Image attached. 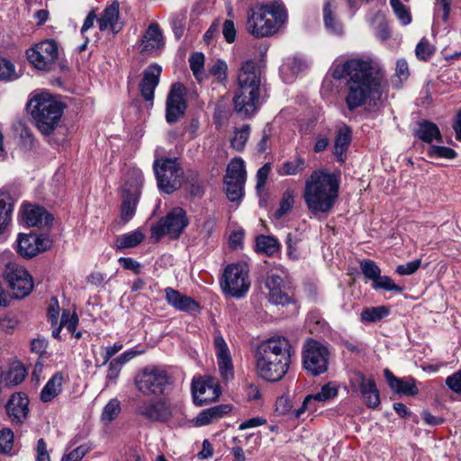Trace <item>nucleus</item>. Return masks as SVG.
Wrapping results in <instances>:
<instances>
[{
    "label": "nucleus",
    "mask_w": 461,
    "mask_h": 461,
    "mask_svg": "<svg viewBox=\"0 0 461 461\" xmlns=\"http://www.w3.org/2000/svg\"><path fill=\"white\" fill-rule=\"evenodd\" d=\"M29 398L25 393H13L5 405L6 414L13 424H23L29 415Z\"/></svg>",
    "instance_id": "nucleus-19"
},
{
    "label": "nucleus",
    "mask_w": 461,
    "mask_h": 461,
    "mask_svg": "<svg viewBox=\"0 0 461 461\" xmlns=\"http://www.w3.org/2000/svg\"><path fill=\"white\" fill-rule=\"evenodd\" d=\"M265 285L268 290V299L271 303L285 306L294 302L288 288L285 287L283 277L279 275L269 273Z\"/></svg>",
    "instance_id": "nucleus-20"
},
{
    "label": "nucleus",
    "mask_w": 461,
    "mask_h": 461,
    "mask_svg": "<svg viewBox=\"0 0 461 461\" xmlns=\"http://www.w3.org/2000/svg\"><path fill=\"white\" fill-rule=\"evenodd\" d=\"M230 411V407L227 404L216 405L202 411L195 418L197 426H204L214 420L221 418L224 414Z\"/></svg>",
    "instance_id": "nucleus-31"
},
{
    "label": "nucleus",
    "mask_w": 461,
    "mask_h": 461,
    "mask_svg": "<svg viewBox=\"0 0 461 461\" xmlns=\"http://www.w3.org/2000/svg\"><path fill=\"white\" fill-rule=\"evenodd\" d=\"M185 188L189 194L193 197L201 196L203 193V187L201 182L198 181L196 178L189 180L186 184Z\"/></svg>",
    "instance_id": "nucleus-60"
},
{
    "label": "nucleus",
    "mask_w": 461,
    "mask_h": 461,
    "mask_svg": "<svg viewBox=\"0 0 461 461\" xmlns=\"http://www.w3.org/2000/svg\"><path fill=\"white\" fill-rule=\"evenodd\" d=\"M185 95L184 84L176 82L171 86L166 101V121L168 123H175L185 115L187 107Z\"/></svg>",
    "instance_id": "nucleus-17"
},
{
    "label": "nucleus",
    "mask_w": 461,
    "mask_h": 461,
    "mask_svg": "<svg viewBox=\"0 0 461 461\" xmlns=\"http://www.w3.org/2000/svg\"><path fill=\"white\" fill-rule=\"evenodd\" d=\"M330 351L321 342L309 339L303 348V366L313 376H318L328 370Z\"/></svg>",
    "instance_id": "nucleus-11"
},
{
    "label": "nucleus",
    "mask_w": 461,
    "mask_h": 461,
    "mask_svg": "<svg viewBox=\"0 0 461 461\" xmlns=\"http://www.w3.org/2000/svg\"><path fill=\"white\" fill-rule=\"evenodd\" d=\"M395 76L400 82L405 81L410 76L409 66L405 59H399L396 63Z\"/></svg>",
    "instance_id": "nucleus-59"
},
{
    "label": "nucleus",
    "mask_w": 461,
    "mask_h": 461,
    "mask_svg": "<svg viewBox=\"0 0 461 461\" xmlns=\"http://www.w3.org/2000/svg\"><path fill=\"white\" fill-rule=\"evenodd\" d=\"M434 52L435 47L425 38L421 39L415 49L416 57L420 60H428Z\"/></svg>",
    "instance_id": "nucleus-51"
},
{
    "label": "nucleus",
    "mask_w": 461,
    "mask_h": 461,
    "mask_svg": "<svg viewBox=\"0 0 461 461\" xmlns=\"http://www.w3.org/2000/svg\"><path fill=\"white\" fill-rule=\"evenodd\" d=\"M118 18L119 4L115 1L104 10L103 14L98 19V26L100 31H105L108 27H111L113 30Z\"/></svg>",
    "instance_id": "nucleus-34"
},
{
    "label": "nucleus",
    "mask_w": 461,
    "mask_h": 461,
    "mask_svg": "<svg viewBox=\"0 0 461 461\" xmlns=\"http://www.w3.org/2000/svg\"><path fill=\"white\" fill-rule=\"evenodd\" d=\"M428 154L429 157H438L447 159H454L457 156V153L453 149L444 146H431Z\"/></svg>",
    "instance_id": "nucleus-54"
},
{
    "label": "nucleus",
    "mask_w": 461,
    "mask_h": 461,
    "mask_svg": "<svg viewBox=\"0 0 461 461\" xmlns=\"http://www.w3.org/2000/svg\"><path fill=\"white\" fill-rule=\"evenodd\" d=\"M142 176L139 172L134 182H127L122 191L121 219L123 223L130 221L135 215L139 203Z\"/></svg>",
    "instance_id": "nucleus-16"
},
{
    "label": "nucleus",
    "mask_w": 461,
    "mask_h": 461,
    "mask_svg": "<svg viewBox=\"0 0 461 461\" xmlns=\"http://www.w3.org/2000/svg\"><path fill=\"white\" fill-rule=\"evenodd\" d=\"M13 212V199L6 192H0V234L6 229L11 221Z\"/></svg>",
    "instance_id": "nucleus-33"
},
{
    "label": "nucleus",
    "mask_w": 461,
    "mask_h": 461,
    "mask_svg": "<svg viewBox=\"0 0 461 461\" xmlns=\"http://www.w3.org/2000/svg\"><path fill=\"white\" fill-rule=\"evenodd\" d=\"M420 267V260L416 259L411 262H408L405 265H399L396 268V273L401 276H409L415 273L419 267Z\"/></svg>",
    "instance_id": "nucleus-57"
},
{
    "label": "nucleus",
    "mask_w": 461,
    "mask_h": 461,
    "mask_svg": "<svg viewBox=\"0 0 461 461\" xmlns=\"http://www.w3.org/2000/svg\"><path fill=\"white\" fill-rule=\"evenodd\" d=\"M287 12L278 1L258 4L247 10L245 27L256 38L269 37L276 33L285 24Z\"/></svg>",
    "instance_id": "nucleus-5"
},
{
    "label": "nucleus",
    "mask_w": 461,
    "mask_h": 461,
    "mask_svg": "<svg viewBox=\"0 0 461 461\" xmlns=\"http://www.w3.org/2000/svg\"><path fill=\"white\" fill-rule=\"evenodd\" d=\"M360 269L366 278L374 283L381 275V269L377 264L371 259H364L360 262Z\"/></svg>",
    "instance_id": "nucleus-47"
},
{
    "label": "nucleus",
    "mask_w": 461,
    "mask_h": 461,
    "mask_svg": "<svg viewBox=\"0 0 461 461\" xmlns=\"http://www.w3.org/2000/svg\"><path fill=\"white\" fill-rule=\"evenodd\" d=\"M158 187L165 194H172L182 186L184 170L177 158H161L153 164Z\"/></svg>",
    "instance_id": "nucleus-7"
},
{
    "label": "nucleus",
    "mask_w": 461,
    "mask_h": 461,
    "mask_svg": "<svg viewBox=\"0 0 461 461\" xmlns=\"http://www.w3.org/2000/svg\"><path fill=\"white\" fill-rule=\"evenodd\" d=\"M165 294L167 303L178 311L194 312L200 309L196 301L190 296L180 294L174 288L167 287Z\"/></svg>",
    "instance_id": "nucleus-24"
},
{
    "label": "nucleus",
    "mask_w": 461,
    "mask_h": 461,
    "mask_svg": "<svg viewBox=\"0 0 461 461\" xmlns=\"http://www.w3.org/2000/svg\"><path fill=\"white\" fill-rule=\"evenodd\" d=\"M121 412V402L118 399H111L104 407L101 420L104 423L113 421Z\"/></svg>",
    "instance_id": "nucleus-44"
},
{
    "label": "nucleus",
    "mask_w": 461,
    "mask_h": 461,
    "mask_svg": "<svg viewBox=\"0 0 461 461\" xmlns=\"http://www.w3.org/2000/svg\"><path fill=\"white\" fill-rule=\"evenodd\" d=\"M331 77L335 80L347 79L345 103L351 112L363 106L368 99L381 97L383 75L371 61L352 59L337 64Z\"/></svg>",
    "instance_id": "nucleus-1"
},
{
    "label": "nucleus",
    "mask_w": 461,
    "mask_h": 461,
    "mask_svg": "<svg viewBox=\"0 0 461 461\" xmlns=\"http://www.w3.org/2000/svg\"><path fill=\"white\" fill-rule=\"evenodd\" d=\"M271 167L269 163H266L257 172V189L263 187L267 182V176L270 173Z\"/></svg>",
    "instance_id": "nucleus-61"
},
{
    "label": "nucleus",
    "mask_w": 461,
    "mask_h": 461,
    "mask_svg": "<svg viewBox=\"0 0 461 461\" xmlns=\"http://www.w3.org/2000/svg\"><path fill=\"white\" fill-rule=\"evenodd\" d=\"M415 136L426 143H430L433 140L442 141V136L437 124L427 120L420 121L418 123Z\"/></svg>",
    "instance_id": "nucleus-30"
},
{
    "label": "nucleus",
    "mask_w": 461,
    "mask_h": 461,
    "mask_svg": "<svg viewBox=\"0 0 461 461\" xmlns=\"http://www.w3.org/2000/svg\"><path fill=\"white\" fill-rule=\"evenodd\" d=\"M250 133V127L249 124H244L241 128L234 131V136L230 140V144L233 149L238 151L244 149L245 145L249 140Z\"/></svg>",
    "instance_id": "nucleus-43"
},
{
    "label": "nucleus",
    "mask_w": 461,
    "mask_h": 461,
    "mask_svg": "<svg viewBox=\"0 0 461 461\" xmlns=\"http://www.w3.org/2000/svg\"><path fill=\"white\" fill-rule=\"evenodd\" d=\"M162 68L158 64H151L143 71V77L140 83V95L147 102H153L154 92L159 84Z\"/></svg>",
    "instance_id": "nucleus-21"
},
{
    "label": "nucleus",
    "mask_w": 461,
    "mask_h": 461,
    "mask_svg": "<svg viewBox=\"0 0 461 461\" xmlns=\"http://www.w3.org/2000/svg\"><path fill=\"white\" fill-rule=\"evenodd\" d=\"M372 287L375 290L383 289L395 293H402L403 291V287L396 285L391 277L381 275L374 283H372Z\"/></svg>",
    "instance_id": "nucleus-46"
},
{
    "label": "nucleus",
    "mask_w": 461,
    "mask_h": 461,
    "mask_svg": "<svg viewBox=\"0 0 461 461\" xmlns=\"http://www.w3.org/2000/svg\"><path fill=\"white\" fill-rule=\"evenodd\" d=\"M221 285L225 294L236 298L243 297L250 286L248 266L244 263L228 266L224 270Z\"/></svg>",
    "instance_id": "nucleus-10"
},
{
    "label": "nucleus",
    "mask_w": 461,
    "mask_h": 461,
    "mask_svg": "<svg viewBox=\"0 0 461 461\" xmlns=\"http://www.w3.org/2000/svg\"><path fill=\"white\" fill-rule=\"evenodd\" d=\"M36 461H50V455L47 451V444L43 438H40L37 442Z\"/></svg>",
    "instance_id": "nucleus-64"
},
{
    "label": "nucleus",
    "mask_w": 461,
    "mask_h": 461,
    "mask_svg": "<svg viewBox=\"0 0 461 461\" xmlns=\"http://www.w3.org/2000/svg\"><path fill=\"white\" fill-rule=\"evenodd\" d=\"M214 347L221 375L228 379L232 376V360L228 346L221 334L214 337Z\"/></svg>",
    "instance_id": "nucleus-25"
},
{
    "label": "nucleus",
    "mask_w": 461,
    "mask_h": 461,
    "mask_svg": "<svg viewBox=\"0 0 461 461\" xmlns=\"http://www.w3.org/2000/svg\"><path fill=\"white\" fill-rule=\"evenodd\" d=\"M188 224L189 220L186 212L181 207H175L165 217L151 226V236L157 240H159L163 236H168L170 239L176 240L179 238Z\"/></svg>",
    "instance_id": "nucleus-8"
},
{
    "label": "nucleus",
    "mask_w": 461,
    "mask_h": 461,
    "mask_svg": "<svg viewBox=\"0 0 461 461\" xmlns=\"http://www.w3.org/2000/svg\"><path fill=\"white\" fill-rule=\"evenodd\" d=\"M41 246L39 236L20 234L17 240V252L23 258H31L39 253Z\"/></svg>",
    "instance_id": "nucleus-28"
},
{
    "label": "nucleus",
    "mask_w": 461,
    "mask_h": 461,
    "mask_svg": "<svg viewBox=\"0 0 461 461\" xmlns=\"http://www.w3.org/2000/svg\"><path fill=\"white\" fill-rule=\"evenodd\" d=\"M446 384L456 393H461V368L447 377Z\"/></svg>",
    "instance_id": "nucleus-56"
},
{
    "label": "nucleus",
    "mask_w": 461,
    "mask_h": 461,
    "mask_svg": "<svg viewBox=\"0 0 461 461\" xmlns=\"http://www.w3.org/2000/svg\"><path fill=\"white\" fill-rule=\"evenodd\" d=\"M60 322L61 326L65 327L69 333L75 335L77 339H80L82 337V333L80 331L76 332L78 325V318L76 313L70 314L69 311L64 310Z\"/></svg>",
    "instance_id": "nucleus-45"
},
{
    "label": "nucleus",
    "mask_w": 461,
    "mask_h": 461,
    "mask_svg": "<svg viewBox=\"0 0 461 461\" xmlns=\"http://www.w3.org/2000/svg\"><path fill=\"white\" fill-rule=\"evenodd\" d=\"M323 20L327 30L331 33L340 35L343 32L341 23L336 19L331 9V2L329 0L323 7Z\"/></svg>",
    "instance_id": "nucleus-39"
},
{
    "label": "nucleus",
    "mask_w": 461,
    "mask_h": 461,
    "mask_svg": "<svg viewBox=\"0 0 461 461\" xmlns=\"http://www.w3.org/2000/svg\"><path fill=\"white\" fill-rule=\"evenodd\" d=\"M88 451V447L81 445L72 450L70 453L65 455V456H67V459L71 461H81V459L86 455Z\"/></svg>",
    "instance_id": "nucleus-63"
},
{
    "label": "nucleus",
    "mask_w": 461,
    "mask_h": 461,
    "mask_svg": "<svg viewBox=\"0 0 461 461\" xmlns=\"http://www.w3.org/2000/svg\"><path fill=\"white\" fill-rule=\"evenodd\" d=\"M17 78L15 67L7 59H0V81H11Z\"/></svg>",
    "instance_id": "nucleus-49"
},
{
    "label": "nucleus",
    "mask_w": 461,
    "mask_h": 461,
    "mask_svg": "<svg viewBox=\"0 0 461 461\" xmlns=\"http://www.w3.org/2000/svg\"><path fill=\"white\" fill-rule=\"evenodd\" d=\"M294 193L293 190L287 189L284 192L280 206L278 210L276 212V217L281 218L283 215L287 213L294 205Z\"/></svg>",
    "instance_id": "nucleus-48"
},
{
    "label": "nucleus",
    "mask_w": 461,
    "mask_h": 461,
    "mask_svg": "<svg viewBox=\"0 0 461 461\" xmlns=\"http://www.w3.org/2000/svg\"><path fill=\"white\" fill-rule=\"evenodd\" d=\"M238 90L233 98L234 110L241 118L252 116L259 106L261 69L254 60L243 62L239 69Z\"/></svg>",
    "instance_id": "nucleus-4"
},
{
    "label": "nucleus",
    "mask_w": 461,
    "mask_h": 461,
    "mask_svg": "<svg viewBox=\"0 0 461 461\" xmlns=\"http://www.w3.org/2000/svg\"><path fill=\"white\" fill-rule=\"evenodd\" d=\"M292 345L282 336L261 341L254 351L257 375L267 382H278L291 365Z\"/></svg>",
    "instance_id": "nucleus-2"
},
{
    "label": "nucleus",
    "mask_w": 461,
    "mask_h": 461,
    "mask_svg": "<svg viewBox=\"0 0 461 461\" xmlns=\"http://www.w3.org/2000/svg\"><path fill=\"white\" fill-rule=\"evenodd\" d=\"M164 39L158 23H152L147 28L140 44V52L153 53L163 48Z\"/></svg>",
    "instance_id": "nucleus-23"
},
{
    "label": "nucleus",
    "mask_w": 461,
    "mask_h": 461,
    "mask_svg": "<svg viewBox=\"0 0 461 461\" xmlns=\"http://www.w3.org/2000/svg\"><path fill=\"white\" fill-rule=\"evenodd\" d=\"M339 183L334 174L313 171L305 181L303 199L308 210L317 215L329 213L339 195Z\"/></svg>",
    "instance_id": "nucleus-3"
},
{
    "label": "nucleus",
    "mask_w": 461,
    "mask_h": 461,
    "mask_svg": "<svg viewBox=\"0 0 461 461\" xmlns=\"http://www.w3.org/2000/svg\"><path fill=\"white\" fill-rule=\"evenodd\" d=\"M384 375L392 391L408 396L418 394L419 390L416 386L415 380L412 377L401 379L396 377L389 369L384 370Z\"/></svg>",
    "instance_id": "nucleus-26"
},
{
    "label": "nucleus",
    "mask_w": 461,
    "mask_h": 461,
    "mask_svg": "<svg viewBox=\"0 0 461 461\" xmlns=\"http://www.w3.org/2000/svg\"><path fill=\"white\" fill-rule=\"evenodd\" d=\"M23 220L29 226H50L53 217L43 207L28 204L24 206Z\"/></svg>",
    "instance_id": "nucleus-27"
},
{
    "label": "nucleus",
    "mask_w": 461,
    "mask_h": 461,
    "mask_svg": "<svg viewBox=\"0 0 461 461\" xmlns=\"http://www.w3.org/2000/svg\"><path fill=\"white\" fill-rule=\"evenodd\" d=\"M193 401L196 406L206 405L219 397V392L212 384L201 379H194L192 382Z\"/></svg>",
    "instance_id": "nucleus-22"
},
{
    "label": "nucleus",
    "mask_w": 461,
    "mask_h": 461,
    "mask_svg": "<svg viewBox=\"0 0 461 461\" xmlns=\"http://www.w3.org/2000/svg\"><path fill=\"white\" fill-rule=\"evenodd\" d=\"M389 313V308L384 305L377 307H367L362 311L360 320L365 323L376 322L388 316Z\"/></svg>",
    "instance_id": "nucleus-38"
},
{
    "label": "nucleus",
    "mask_w": 461,
    "mask_h": 461,
    "mask_svg": "<svg viewBox=\"0 0 461 461\" xmlns=\"http://www.w3.org/2000/svg\"><path fill=\"white\" fill-rule=\"evenodd\" d=\"M351 142V130L348 126L340 127L336 131V137L334 140V155L337 160L344 162V154L348 149Z\"/></svg>",
    "instance_id": "nucleus-29"
},
{
    "label": "nucleus",
    "mask_w": 461,
    "mask_h": 461,
    "mask_svg": "<svg viewBox=\"0 0 461 461\" xmlns=\"http://www.w3.org/2000/svg\"><path fill=\"white\" fill-rule=\"evenodd\" d=\"M59 316V302L56 298L51 299V303L48 309V317L52 326L58 323Z\"/></svg>",
    "instance_id": "nucleus-62"
},
{
    "label": "nucleus",
    "mask_w": 461,
    "mask_h": 461,
    "mask_svg": "<svg viewBox=\"0 0 461 461\" xmlns=\"http://www.w3.org/2000/svg\"><path fill=\"white\" fill-rule=\"evenodd\" d=\"M338 394V388L335 385H332L331 383H328L324 384L321 391L317 392L314 394H309L305 397V403L312 402L313 401L318 402H326L330 399H333Z\"/></svg>",
    "instance_id": "nucleus-40"
},
{
    "label": "nucleus",
    "mask_w": 461,
    "mask_h": 461,
    "mask_svg": "<svg viewBox=\"0 0 461 461\" xmlns=\"http://www.w3.org/2000/svg\"><path fill=\"white\" fill-rule=\"evenodd\" d=\"M63 375L56 373L44 385L41 393V400L49 402L58 396L62 389Z\"/></svg>",
    "instance_id": "nucleus-32"
},
{
    "label": "nucleus",
    "mask_w": 461,
    "mask_h": 461,
    "mask_svg": "<svg viewBox=\"0 0 461 461\" xmlns=\"http://www.w3.org/2000/svg\"><path fill=\"white\" fill-rule=\"evenodd\" d=\"M350 386L353 392H359L368 408L375 409L380 403V393L374 378H367L363 373L356 371L352 374Z\"/></svg>",
    "instance_id": "nucleus-15"
},
{
    "label": "nucleus",
    "mask_w": 461,
    "mask_h": 461,
    "mask_svg": "<svg viewBox=\"0 0 461 461\" xmlns=\"http://www.w3.org/2000/svg\"><path fill=\"white\" fill-rule=\"evenodd\" d=\"M14 435L11 429L0 430V454H10L14 447Z\"/></svg>",
    "instance_id": "nucleus-50"
},
{
    "label": "nucleus",
    "mask_w": 461,
    "mask_h": 461,
    "mask_svg": "<svg viewBox=\"0 0 461 461\" xmlns=\"http://www.w3.org/2000/svg\"><path fill=\"white\" fill-rule=\"evenodd\" d=\"M247 172L241 158H232L227 166L223 178L225 193L230 202H238L244 195Z\"/></svg>",
    "instance_id": "nucleus-12"
},
{
    "label": "nucleus",
    "mask_w": 461,
    "mask_h": 461,
    "mask_svg": "<svg viewBox=\"0 0 461 461\" xmlns=\"http://www.w3.org/2000/svg\"><path fill=\"white\" fill-rule=\"evenodd\" d=\"M25 368L20 365L12 366L6 373L3 372V382L6 387H13L21 384L26 377Z\"/></svg>",
    "instance_id": "nucleus-35"
},
{
    "label": "nucleus",
    "mask_w": 461,
    "mask_h": 461,
    "mask_svg": "<svg viewBox=\"0 0 461 461\" xmlns=\"http://www.w3.org/2000/svg\"><path fill=\"white\" fill-rule=\"evenodd\" d=\"M280 249L278 240L273 236L259 235L256 238V249L258 252L273 256Z\"/></svg>",
    "instance_id": "nucleus-36"
},
{
    "label": "nucleus",
    "mask_w": 461,
    "mask_h": 461,
    "mask_svg": "<svg viewBox=\"0 0 461 461\" xmlns=\"http://www.w3.org/2000/svg\"><path fill=\"white\" fill-rule=\"evenodd\" d=\"M28 106L39 131L45 136L52 133L63 114V104L48 93H41L34 95Z\"/></svg>",
    "instance_id": "nucleus-6"
},
{
    "label": "nucleus",
    "mask_w": 461,
    "mask_h": 461,
    "mask_svg": "<svg viewBox=\"0 0 461 461\" xmlns=\"http://www.w3.org/2000/svg\"><path fill=\"white\" fill-rule=\"evenodd\" d=\"M306 167V161L302 157H295L293 160L285 161L282 169L278 171L281 176H294L304 171Z\"/></svg>",
    "instance_id": "nucleus-41"
},
{
    "label": "nucleus",
    "mask_w": 461,
    "mask_h": 461,
    "mask_svg": "<svg viewBox=\"0 0 461 461\" xmlns=\"http://www.w3.org/2000/svg\"><path fill=\"white\" fill-rule=\"evenodd\" d=\"M390 4L395 15L401 21V23L403 25L409 24L411 21V18L402 3L400 0H390Z\"/></svg>",
    "instance_id": "nucleus-53"
},
{
    "label": "nucleus",
    "mask_w": 461,
    "mask_h": 461,
    "mask_svg": "<svg viewBox=\"0 0 461 461\" xmlns=\"http://www.w3.org/2000/svg\"><path fill=\"white\" fill-rule=\"evenodd\" d=\"M144 240L143 233L137 230L133 232L125 233L116 237L115 247L117 249H124L137 247Z\"/></svg>",
    "instance_id": "nucleus-37"
},
{
    "label": "nucleus",
    "mask_w": 461,
    "mask_h": 461,
    "mask_svg": "<svg viewBox=\"0 0 461 461\" xmlns=\"http://www.w3.org/2000/svg\"><path fill=\"white\" fill-rule=\"evenodd\" d=\"M136 414L152 422H166L172 417V408L165 399L146 400L136 408Z\"/></svg>",
    "instance_id": "nucleus-18"
},
{
    "label": "nucleus",
    "mask_w": 461,
    "mask_h": 461,
    "mask_svg": "<svg viewBox=\"0 0 461 461\" xmlns=\"http://www.w3.org/2000/svg\"><path fill=\"white\" fill-rule=\"evenodd\" d=\"M222 35L228 43H232L235 41L237 30L234 22L231 19H227L223 22Z\"/></svg>",
    "instance_id": "nucleus-55"
},
{
    "label": "nucleus",
    "mask_w": 461,
    "mask_h": 461,
    "mask_svg": "<svg viewBox=\"0 0 461 461\" xmlns=\"http://www.w3.org/2000/svg\"><path fill=\"white\" fill-rule=\"evenodd\" d=\"M299 240L293 236L292 233H288L285 239V243L287 246V255L292 259H297L298 258V252H297V244Z\"/></svg>",
    "instance_id": "nucleus-58"
},
{
    "label": "nucleus",
    "mask_w": 461,
    "mask_h": 461,
    "mask_svg": "<svg viewBox=\"0 0 461 461\" xmlns=\"http://www.w3.org/2000/svg\"><path fill=\"white\" fill-rule=\"evenodd\" d=\"M26 56L37 69L49 71L58 59V45L54 40L43 41L27 50Z\"/></svg>",
    "instance_id": "nucleus-14"
},
{
    "label": "nucleus",
    "mask_w": 461,
    "mask_h": 461,
    "mask_svg": "<svg viewBox=\"0 0 461 461\" xmlns=\"http://www.w3.org/2000/svg\"><path fill=\"white\" fill-rule=\"evenodd\" d=\"M204 55L202 52H194L191 54L189 58L190 68L194 74V77L199 82L203 81L204 74Z\"/></svg>",
    "instance_id": "nucleus-42"
},
{
    "label": "nucleus",
    "mask_w": 461,
    "mask_h": 461,
    "mask_svg": "<svg viewBox=\"0 0 461 461\" xmlns=\"http://www.w3.org/2000/svg\"><path fill=\"white\" fill-rule=\"evenodd\" d=\"M171 384V376L158 367H145L135 377L138 390L145 395L162 394Z\"/></svg>",
    "instance_id": "nucleus-9"
},
{
    "label": "nucleus",
    "mask_w": 461,
    "mask_h": 461,
    "mask_svg": "<svg viewBox=\"0 0 461 461\" xmlns=\"http://www.w3.org/2000/svg\"><path fill=\"white\" fill-rule=\"evenodd\" d=\"M4 275L13 298L23 299L31 294L33 281L25 268L15 264H8Z\"/></svg>",
    "instance_id": "nucleus-13"
},
{
    "label": "nucleus",
    "mask_w": 461,
    "mask_h": 461,
    "mask_svg": "<svg viewBox=\"0 0 461 461\" xmlns=\"http://www.w3.org/2000/svg\"><path fill=\"white\" fill-rule=\"evenodd\" d=\"M228 66L224 60H217L209 69V73L220 83H225L228 78Z\"/></svg>",
    "instance_id": "nucleus-52"
}]
</instances>
